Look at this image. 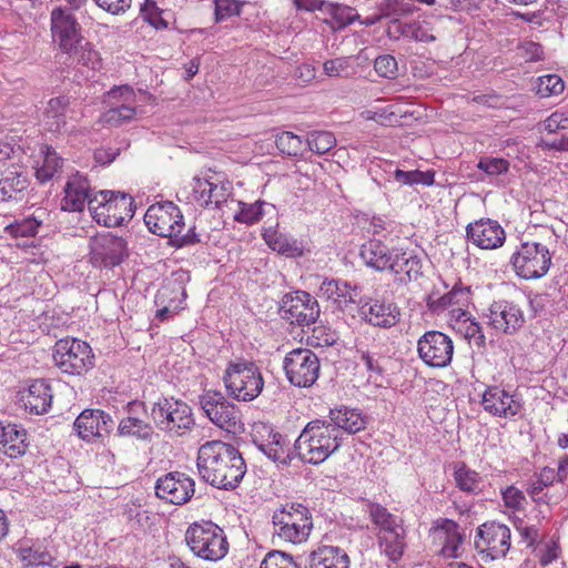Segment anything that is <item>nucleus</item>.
<instances>
[{
	"instance_id": "obj_1",
	"label": "nucleus",
	"mask_w": 568,
	"mask_h": 568,
	"mask_svg": "<svg viewBox=\"0 0 568 568\" xmlns=\"http://www.w3.org/2000/svg\"><path fill=\"white\" fill-rule=\"evenodd\" d=\"M196 466L204 481L223 490L239 487L246 473V464L239 449L222 440L201 445Z\"/></svg>"
},
{
	"instance_id": "obj_2",
	"label": "nucleus",
	"mask_w": 568,
	"mask_h": 568,
	"mask_svg": "<svg viewBox=\"0 0 568 568\" xmlns=\"http://www.w3.org/2000/svg\"><path fill=\"white\" fill-rule=\"evenodd\" d=\"M144 222L150 232L161 237H168L169 245L175 248L194 246L201 243V234L196 233L195 225L183 233L185 227L183 214L172 201L150 205L144 214Z\"/></svg>"
},
{
	"instance_id": "obj_3",
	"label": "nucleus",
	"mask_w": 568,
	"mask_h": 568,
	"mask_svg": "<svg viewBox=\"0 0 568 568\" xmlns=\"http://www.w3.org/2000/svg\"><path fill=\"white\" fill-rule=\"evenodd\" d=\"M339 430L331 422L314 419L306 424L294 443L298 458L307 464L318 465L341 446Z\"/></svg>"
},
{
	"instance_id": "obj_4",
	"label": "nucleus",
	"mask_w": 568,
	"mask_h": 568,
	"mask_svg": "<svg viewBox=\"0 0 568 568\" xmlns=\"http://www.w3.org/2000/svg\"><path fill=\"white\" fill-rule=\"evenodd\" d=\"M222 381L227 395L239 402L254 400L264 387L260 367L255 362L243 357L227 363Z\"/></svg>"
},
{
	"instance_id": "obj_5",
	"label": "nucleus",
	"mask_w": 568,
	"mask_h": 568,
	"mask_svg": "<svg viewBox=\"0 0 568 568\" xmlns=\"http://www.w3.org/2000/svg\"><path fill=\"white\" fill-rule=\"evenodd\" d=\"M151 417L154 426L170 436L182 437L195 426L191 406L174 397H162L152 405Z\"/></svg>"
},
{
	"instance_id": "obj_6",
	"label": "nucleus",
	"mask_w": 568,
	"mask_h": 568,
	"mask_svg": "<svg viewBox=\"0 0 568 568\" xmlns=\"http://www.w3.org/2000/svg\"><path fill=\"white\" fill-rule=\"evenodd\" d=\"M52 358L60 372L70 376H85L95 366L90 344L70 336L55 342Z\"/></svg>"
},
{
	"instance_id": "obj_7",
	"label": "nucleus",
	"mask_w": 568,
	"mask_h": 568,
	"mask_svg": "<svg viewBox=\"0 0 568 568\" xmlns=\"http://www.w3.org/2000/svg\"><path fill=\"white\" fill-rule=\"evenodd\" d=\"M90 212L93 220L105 227L121 226L134 214L133 197L120 191H99L90 201Z\"/></svg>"
},
{
	"instance_id": "obj_8",
	"label": "nucleus",
	"mask_w": 568,
	"mask_h": 568,
	"mask_svg": "<svg viewBox=\"0 0 568 568\" xmlns=\"http://www.w3.org/2000/svg\"><path fill=\"white\" fill-rule=\"evenodd\" d=\"M509 263L518 277L537 280L548 273L551 265V253L541 243L521 242L511 254Z\"/></svg>"
},
{
	"instance_id": "obj_9",
	"label": "nucleus",
	"mask_w": 568,
	"mask_h": 568,
	"mask_svg": "<svg viewBox=\"0 0 568 568\" xmlns=\"http://www.w3.org/2000/svg\"><path fill=\"white\" fill-rule=\"evenodd\" d=\"M200 405L206 417L219 428L236 434L244 428L241 409L220 390H205L200 397Z\"/></svg>"
},
{
	"instance_id": "obj_10",
	"label": "nucleus",
	"mask_w": 568,
	"mask_h": 568,
	"mask_svg": "<svg viewBox=\"0 0 568 568\" xmlns=\"http://www.w3.org/2000/svg\"><path fill=\"white\" fill-rule=\"evenodd\" d=\"M277 314L290 324L304 327L316 323L321 308L313 295L306 291L297 290L282 296Z\"/></svg>"
},
{
	"instance_id": "obj_11",
	"label": "nucleus",
	"mask_w": 568,
	"mask_h": 568,
	"mask_svg": "<svg viewBox=\"0 0 568 568\" xmlns=\"http://www.w3.org/2000/svg\"><path fill=\"white\" fill-rule=\"evenodd\" d=\"M90 262L94 267L112 270L129 257L128 241L112 232L99 233L90 239Z\"/></svg>"
},
{
	"instance_id": "obj_12",
	"label": "nucleus",
	"mask_w": 568,
	"mask_h": 568,
	"mask_svg": "<svg viewBox=\"0 0 568 568\" xmlns=\"http://www.w3.org/2000/svg\"><path fill=\"white\" fill-rule=\"evenodd\" d=\"M283 368L288 382L296 386L307 388L315 384L320 376V359L308 348H296L286 354Z\"/></svg>"
},
{
	"instance_id": "obj_13",
	"label": "nucleus",
	"mask_w": 568,
	"mask_h": 568,
	"mask_svg": "<svg viewBox=\"0 0 568 568\" xmlns=\"http://www.w3.org/2000/svg\"><path fill=\"white\" fill-rule=\"evenodd\" d=\"M124 416L119 420L115 435L142 443H151L154 438V426L148 422V409L144 402L130 400L123 406Z\"/></svg>"
},
{
	"instance_id": "obj_14",
	"label": "nucleus",
	"mask_w": 568,
	"mask_h": 568,
	"mask_svg": "<svg viewBox=\"0 0 568 568\" xmlns=\"http://www.w3.org/2000/svg\"><path fill=\"white\" fill-rule=\"evenodd\" d=\"M419 358L429 367H447L453 359L454 343L452 338L439 331L425 332L417 342Z\"/></svg>"
},
{
	"instance_id": "obj_15",
	"label": "nucleus",
	"mask_w": 568,
	"mask_h": 568,
	"mask_svg": "<svg viewBox=\"0 0 568 568\" xmlns=\"http://www.w3.org/2000/svg\"><path fill=\"white\" fill-rule=\"evenodd\" d=\"M51 32L62 52L71 54L84 41L82 28L67 8L55 7L50 13Z\"/></svg>"
},
{
	"instance_id": "obj_16",
	"label": "nucleus",
	"mask_w": 568,
	"mask_h": 568,
	"mask_svg": "<svg viewBox=\"0 0 568 568\" xmlns=\"http://www.w3.org/2000/svg\"><path fill=\"white\" fill-rule=\"evenodd\" d=\"M115 427L112 416L100 408L83 409L73 423V430L80 439L92 443L95 439L103 442Z\"/></svg>"
},
{
	"instance_id": "obj_17",
	"label": "nucleus",
	"mask_w": 568,
	"mask_h": 568,
	"mask_svg": "<svg viewBox=\"0 0 568 568\" xmlns=\"http://www.w3.org/2000/svg\"><path fill=\"white\" fill-rule=\"evenodd\" d=\"M358 312L367 324L384 329L396 326L400 321L398 305L384 298L361 296L358 298Z\"/></svg>"
},
{
	"instance_id": "obj_18",
	"label": "nucleus",
	"mask_w": 568,
	"mask_h": 568,
	"mask_svg": "<svg viewBox=\"0 0 568 568\" xmlns=\"http://www.w3.org/2000/svg\"><path fill=\"white\" fill-rule=\"evenodd\" d=\"M480 404L491 416L513 418L524 409V400L517 394H510L500 385H488L481 394Z\"/></svg>"
},
{
	"instance_id": "obj_19",
	"label": "nucleus",
	"mask_w": 568,
	"mask_h": 568,
	"mask_svg": "<svg viewBox=\"0 0 568 568\" xmlns=\"http://www.w3.org/2000/svg\"><path fill=\"white\" fill-rule=\"evenodd\" d=\"M194 480L184 473L172 471L156 480L155 495L173 505L186 504L195 493Z\"/></svg>"
},
{
	"instance_id": "obj_20",
	"label": "nucleus",
	"mask_w": 568,
	"mask_h": 568,
	"mask_svg": "<svg viewBox=\"0 0 568 568\" xmlns=\"http://www.w3.org/2000/svg\"><path fill=\"white\" fill-rule=\"evenodd\" d=\"M30 180L26 168L17 163L0 168V202H20L27 194Z\"/></svg>"
},
{
	"instance_id": "obj_21",
	"label": "nucleus",
	"mask_w": 568,
	"mask_h": 568,
	"mask_svg": "<svg viewBox=\"0 0 568 568\" xmlns=\"http://www.w3.org/2000/svg\"><path fill=\"white\" fill-rule=\"evenodd\" d=\"M466 237L481 250H495L505 243L506 232L498 221L480 219L467 224Z\"/></svg>"
},
{
	"instance_id": "obj_22",
	"label": "nucleus",
	"mask_w": 568,
	"mask_h": 568,
	"mask_svg": "<svg viewBox=\"0 0 568 568\" xmlns=\"http://www.w3.org/2000/svg\"><path fill=\"white\" fill-rule=\"evenodd\" d=\"M193 181L194 200L202 207L214 204L216 209H220L231 195L232 184L226 179L216 178L214 180L213 178L202 179L195 176Z\"/></svg>"
},
{
	"instance_id": "obj_23",
	"label": "nucleus",
	"mask_w": 568,
	"mask_h": 568,
	"mask_svg": "<svg viewBox=\"0 0 568 568\" xmlns=\"http://www.w3.org/2000/svg\"><path fill=\"white\" fill-rule=\"evenodd\" d=\"M63 191L61 210L67 212H82L85 204L90 209V201L93 200L97 193L91 187L89 179L79 172L69 178Z\"/></svg>"
},
{
	"instance_id": "obj_24",
	"label": "nucleus",
	"mask_w": 568,
	"mask_h": 568,
	"mask_svg": "<svg viewBox=\"0 0 568 568\" xmlns=\"http://www.w3.org/2000/svg\"><path fill=\"white\" fill-rule=\"evenodd\" d=\"M488 311L490 325L505 334L513 335L525 324L523 311L513 302H494Z\"/></svg>"
},
{
	"instance_id": "obj_25",
	"label": "nucleus",
	"mask_w": 568,
	"mask_h": 568,
	"mask_svg": "<svg viewBox=\"0 0 568 568\" xmlns=\"http://www.w3.org/2000/svg\"><path fill=\"white\" fill-rule=\"evenodd\" d=\"M272 520L273 525L280 526L283 532L286 530L302 532L305 529L311 530L313 528L308 508L300 503L286 504L281 509L274 511Z\"/></svg>"
},
{
	"instance_id": "obj_26",
	"label": "nucleus",
	"mask_w": 568,
	"mask_h": 568,
	"mask_svg": "<svg viewBox=\"0 0 568 568\" xmlns=\"http://www.w3.org/2000/svg\"><path fill=\"white\" fill-rule=\"evenodd\" d=\"M186 544L195 556L210 561L224 558L229 551L225 535H190Z\"/></svg>"
},
{
	"instance_id": "obj_27",
	"label": "nucleus",
	"mask_w": 568,
	"mask_h": 568,
	"mask_svg": "<svg viewBox=\"0 0 568 568\" xmlns=\"http://www.w3.org/2000/svg\"><path fill=\"white\" fill-rule=\"evenodd\" d=\"M52 387L44 379H34L26 392L21 394L20 402L26 410L34 415H43L49 412L52 404Z\"/></svg>"
},
{
	"instance_id": "obj_28",
	"label": "nucleus",
	"mask_w": 568,
	"mask_h": 568,
	"mask_svg": "<svg viewBox=\"0 0 568 568\" xmlns=\"http://www.w3.org/2000/svg\"><path fill=\"white\" fill-rule=\"evenodd\" d=\"M395 253L396 250L389 248L377 239H372L364 243L359 251V255L365 264L378 272L394 268Z\"/></svg>"
},
{
	"instance_id": "obj_29",
	"label": "nucleus",
	"mask_w": 568,
	"mask_h": 568,
	"mask_svg": "<svg viewBox=\"0 0 568 568\" xmlns=\"http://www.w3.org/2000/svg\"><path fill=\"white\" fill-rule=\"evenodd\" d=\"M262 237L272 251L287 258L302 257L305 253L303 241L280 232L277 225L264 229Z\"/></svg>"
},
{
	"instance_id": "obj_30",
	"label": "nucleus",
	"mask_w": 568,
	"mask_h": 568,
	"mask_svg": "<svg viewBox=\"0 0 568 568\" xmlns=\"http://www.w3.org/2000/svg\"><path fill=\"white\" fill-rule=\"evenodd\" d=\"M435 292L426 297V305L432 313L439 314L453 306H468L471 300L470 286H464L459 281L453 288L440 295L436 296Z\"/></svg>"
},
{
	"instance_id": "obj_31",
	"label": "nucleus",
	"mask_w": 568,
	"mask_h": 568,
	"mask_svg": "<svg viewBox=\"0 0 568 568\" xmlns=\"http://www.w3.org/2000/svg\"><path fill=\"white\" fill-rule=\"evenodd\" d=\"M0 447L10 458L24 455L29 447L27 430L16 423L3 422L0 427Z\"/></svg>"
},
{
	"instance_id": "obj_32",
	"label": "nucleus",
	"mask_w": 568,
	"mask_h": 568,
	"mask_svg": "<svg viewBox=\"0 0 568 568\" xmlns=\"http://www.w3.org/2000/svg\"><path fill=\"white\" fill-rule=\"evenodd\" d=\"M70 106V98L65 94L51 98L43 111L42 122L49 132L60 133L67 125V111Z\"/></svg>"
},
{
	"instance_id": "obj_33",
	"label": "nucleus",
	"mask_w": 568,
	"mask_h": 568,
	"mask_svg": "<svg viewBox=\"0 0 568 568\" xmlns=\"http://www.w3.org/2000/svg\"><path fill=\"white\" fill-rule=\"evenodd\" d=\"M307 568H349V558L338 547L322 546L310 554Z\"/></svg>"
},
{
	"instance_id": "obj_34",
	"label": "nucleus",
	"mask_w": 568,
	"mask_h": 568,
	"mask_svg": "<svg viewBox=\"0 0 568 568\" xmlns=\"http://www.w3.org/2000/svg\"><path fill=\"white\" fill-rule=\"evenodd\" d=\"M14 552L23 564L24 568H36L40 566H51L53 556L41 545L22 539L14 547Z\"/></svg>"
},
{
	"instance_id": "obj_35",
	"label": "nucleus",
	"mask_w": 568,
	"mask_h": 568,
	"mask_svg": "<svg viewBox=\"0 0 568 568\" xmlns=\"http://www.w3.org/2000/svg\"><path fill=\"white\" fill-rule=\"evenodd\" d=\"M320 292L328 300H343L345 305L356 304L358 306V298L362 296L359 286H352L348 282L334 278H325L320 286Z\"/></svg>"
},
{
	"instance_id": "obj_36",
	"label": "nucleus",
	"mask_w": 568,
	"mask_h": 568,
	"mask_svg": "<svg viewBox=\"0 0 568 568\" xmlns=\"http://www.w3.org/2000/svg\"><path fill=\"white\" fill-rule=\"evenodd\" d=\"M329 418L333 426L337 429H344L349 434H355L365 428L367 418L355 408L341 407L329 410Z\"/></svg>"
},
{
	"instance_id": "obj_37",
	"label": "nucleus",
	"mask_w": 568,
	"mask_h": 568,
	"mask_svg": "<svg viewBox=\"0 0 568 568\" xmlns=\"http://www.w3.org/2000/svg\"><path fill=\"white\" fill-rule=\"evenodd\" d=\"M453 470L455 484L459 490L473 495H478L483 491V477L479 473L469 468L465 462L453 463Z\"/></svg>"
},
{
	"instance_id": "obj_38",
	"label": "nucleus",
	"mask_w": 568,
	"mask_h": 568,
	"mask_svg": "<svg viewBox=\"0 0 568 568\" xmlns=\"http://www.w3.org/2000/svg\"><path fill=\"white\" fill-rule=\"evenodd\" d=\"M394 268L389 270L395 275H403L404 283L417 281L422 276V261L417 255L396 250Z\"/></svg>"
},
{
	"instance_id": "obj_39",
	"label": "nucleus",
	"mask_w": 568,
	"mask_h": 568,
	"mask_svg": "<svg viewBox=\"0 0 568 568\" xmlns=\"http://www.w3.org/2000/svg\"><path fill=\"white\" fill-rule=\"evenodd\" d=\"M556 477L554 468L544 467L540 473L536 475V479L528 481L527 493L536 504L547 503V494H542V490L551 486Z\"/></svg>"
},
{
	"instance_id": "obj_40",
	"label": "nucleus",
	"mask_w": 568,
	"mask_h": 568,
	"mask_svg": "<svg viewBox=\"0 0 568 568\" xmlns=\"http://www.w3.org/2000/svg\"><path fill=\"white\" fill-rule=\"evenodd\" d=\"M525 540L529 546L535 545L534 551L539 557V561L542 566H547L559 556L558 540L554 537L547 541H537L539 535H524Z\"/></svg>"
},
{
	"instance_id": "obj_41",
	"label": "nucleus",
	"mask_w": 568,
	"mask_h": 568,
	"mask_svg": "<svg viewBox=\"0 0 568 568\" xmlns=\"http://www.w3.org/2000/svg\"><path fill=\"white\" fill-rule=\"evenodd\" d=\"M368 513L372 521L384 532H396L399 527L398 519L386 507L377 503H368Z\"/></svg>"
},
{
	"instance_id": "obj_42",
	"label": "nucleus",
	"mask_w": 568,
	"mask_h": 568,
	"mask_svg": "<svg viewBox=\"0 0 568 568\" xmlns=\"http://www.w3.org/2000/svg\"><path fill=\"white\" fill-rule=\"evenodd\" d=\"M378 547L381 554L395 562L406 548L405 535H378Z\"/></svg>"
},
{
	"instance_id": "obj_43",
	"label": "nucleus",
	"mask_w": 568,
	"mask_h": 568,
	"mask_svg": "<svg viewBox=\"0 0 568 568\" xmlns=\"http://www.w3.org/2000/svg\"><path fill=\"white\" fill-rule=\"evenodd\" d=\"M326 13L331 16L333 20L332 28L335 30L344 29L355 21L361 20V16L354 8L339 3L331 2L329 6H327Z\"/></svg>"
},
{
	"instance_id": "obj_44",
	"label": "nucleus",
	"mask_w": 568,
	"mask_h": 568,
	"mask_svg": "<svg viewBox=\"0 0 568 568\" xmlns=\"http://www.w3.org/2000/svg\"><path fill=\"white\" fill-rule=\"evenodd\" d=\"M264 205H268V203L263 200H257L254 203H245L240 201V210L235 213L234 221L246 225H253L257 223L264 215ZM270 206L274 209V205L270 204Z\"/></svg>"
},
{
	"instance_id": "obj_45",
	"label": "nucleus",
	"mask_w": 568,
	"mask_h": 568,
	"mask_svg": "<svg viewBox=\"0 0 568 568\" xmlns=\"http://www.w3.org/2000/svg\"><path fill=\"white\" fill-rule=\"evenodd\" d=\"M275 145L282 154L287 156L302 155L305 149L302 138L290 131L278 133L275 138Z\"/></svg>"
},
{
	"instance_id": "obj_46",
	"label": "nucleus",
	"mask_w": 568,
	"mask_h": 568,
	"mask_svg": "<svg viewBox=\"0 0 568 568\" xmlns=\"http://www.w3.org/2000/svg\"><path fill=\"white\" fill-rule=\"evenodd\" d=\"M43 163L36 171V178L40 183L50 181L62 166V159L52 146H45Z\"/></svg>"
},
{
	"instance_id": "obj_47",
	"label": "nucleus",
	"mask_w": 568,
	"mask_h": 568,
	"mask_svg": "<svg viewBox=\"0 0 568 568\" xmlns=\"http://www.w3.org/2000/svg\"><path fill=\"white\" fill-rule=\"evenodd\" d=\"M394 179L403 185L422 184V185L430 186L435 183V171H433V170H428L425 172L419 171V170L403 171L400 169H396L394 171Z\"/></svg>"
},
{
	"instance_id": "obj_48",
	"label": "nucleus",
	"mask_w": 568,
	"mask_h": 568,
	"mask_svg": "<svg viewBox=\"0 0 568 568\" xmlns=\"http://www.w3.org/2000/svg\"><path fill=\"white\" fill-rule=\"evenodd\" d=\"M396 33L419 42H433L435 36L428 33V30L420 22L400 23L397 19L393 21Z\"/></svg>"
},
{
	"instance_id": "obj_49",
	"label": "nucleus",
	"mask_w": 568,
	"mask_h": 568,
	"mask_svg": "<svg viewBox=\"0 0 568 568\" xmlns=\"http://www.w3.org/2000/svg\"><path fill=\"white\" fill-rule=\"evenodd\" d=\"M306 144L316 154H325L336 145V139L329 131H311Z\"/></svg>"
},
{
	"instance_id": "obj_50",
	"label": "nucleus",
	"mask_w": 568,
	"mask_h": 568,
	"mask_svg": "<svg viewBox=\"0 0 568 568\" xmlns=\"http://www.w3.org/2000/svg\"><path fill=\"white\" fill-rule=\"evenodd\" d=\"M70 55H73L75 61L91 70H99L101 68V58L93 44L84 39L83 42L72 51Z\"/></svg>"
},
{
	"instance_id": "obj_51",
	"label": "nucleus",
	"mask_w": 568,
	"mask_h": 568,
	"mask_svg": "<svg viewBox=\"0 0 568 568\" xmlns=\"http://www.w3.org/2000/svg\"><path fill=\"white\" fill-rule=\"evenodd\" d=\"M565 89L564 80L558 74L539 77L536 83V94L540 98H549L560 94Z\"/></svg>"
},
{
	"instance_id": "obj_52",
	"label": "nucleus",
	"mask_w": 568,
	"mask_h": 568,
	"mask_svg": "<svg viewBox=\"0 0 568 568\" xmlns=\"http://www.w3.org/2000/svg\"><path fill=\"white\" fill-rule=\"evenodd\" d=\"M141 16L145 22L156 30H165L169 28V22L162 17L161 10L154 0H145L141 6Z\"/></svg>"
},
{
	"instance_id": "obj_53",
	"label": "nucleus",
	"mask_w": 568,
	"mask_h": 568,
	"mask_svg": "<svg viewBox=\"0 0 568 568\" xmlns=\"http://www.w3.org/2000/svg\"><path fill=\"white\" fill-rule=\"evenodd\" d=\"M256 447L271 460L281 463L283 465H288L297 452L293 449H285L283 446L276 445H265L264 443H258L256 439L253 440Z\"/></svg>"
},
{
	"instance_id": "obj_54",
	"label": "nucleus",
	"mask_w": 568,
	"mask_h": 568,
	"mask_svg": "<svg viewBox=\"0 0 568 568\" xmlns=\"http://www.w3.org/2000/svg\"><path fill=\"white\" fill-rule=\"evenodd\" d=\"M244 1L239 0H214V16L216 22L240 16Z\"/></svg>"
},
{
	"instance_id": "obj_55",
	"label": "nucleus",
	"mask_w": 568,
	"mask_h": 568,
	"mask_svg": "<svg viewBox=\"0 0 568 568\" xmlns=\"http://www.w3.org/2000/svg\"><path fill=\"white\" fill-rule=\"evenodd\" d=\"M361 361L364 363L366 371L376 376L383 377L385 375V367L383 362L385 356L379 353H372L367 349L357 348Z\"/></svg>"
},
{
	"instance_id": "obj_56",
	"label": "nucleus",
	"mask_w": 568,
	"mask_h": 568,
	"mask_svg": "<svg viewBox=\"0 0 568 568\" xmlns=\"http://www.w3.org/2000/svg\"><path fill=\"white\" fill-rule=\"evenodd\" d=\"M260 568H300L293 558L280 550H272L266 554Z\"/></svg>"
},
{
	"instance_id": "obj_57",
	"label": "nucleus",
	"mask_w": 568,
	"mask_h": 568,
	"mask_svg": "<svg viewBox=\"0 0 568 568\" xmlns=\"http://www.w3.org/2000/svg\"><path fill=\"white\" fill-rule=\"evenodd\" d=\"M378 12L383 18L400 17L413 12L409 3L404 0H383L378 4Z\"/></svg>"
},
{
	"instance_id": "obj_58",
	"label": "nucleus",
	"mask_w": 568,
	"mask_h": 568,
	"mask_svg": "<svg viewBox=\"0 0 568 568\" xmlns=\"http://www.w3.org/2000/svg\"><path fill=\"white\" fill-rule=\"evenodd\" d=\"M477 168L488 175H500L509 170V162L503 158L484 156L479 160Z\"/></svg>"
},
{
	"instance_id": "obj_59",
	"label": "nucleus",
	"mask_w": 568,
	"mask_h": 568,
	"mask_svg": "<svg viewBox=\"0 0 568 568\" xmlns=\"http://www.w3.org/2000/svg\"><path fill=\"white\" fill-rule=\"evenodd\" d=\"M505 507L513 510L524 509V504L527 503L526 496L523 490L514 485L507 486L500 491Z\"/></svg>"
},
{
	"instance_id": "obj_60",
	"label": "nucleus",
	"mask_w": 568,
	"mask_h": 568,
	"mask_svg": "<svg viewBox=\"0 0 568 568\" xmlns=\"http://www.w3.org/2000/svg\"><path fill=\"white\" fill-rule=\"evenodd\" d=\"M374 69L379 77L394 79L398 70L397 61L392 54H382L375 59Z\"/></svg>"
},
{
	"instance_id": "obj_61",
	"label": "nucleus",
	"mask_w": 568,
	"mask_h": 568,
	"mask_svg": "<svg viewBox=\"0 0 568 568\" xmlns=\"http://www.w3.org/2000/svg\"><path fill=\"white\" fill-rule=\"evenodd\" d=\"M464 535H444L439 554L445 558H458L463 552Z\"/></svg>"
},
{
	"instance_id": "obj_62",
	"label": "nucleus",
	"mask_w": 568,
	"mask_h": 568,
	"mask_svg": "<svg viewBox=\"0 0 568 568\" xmlns=\"http://www.w3.org/2000/svg\"><path fill=\"white\" fill-rule=\"evenodd\" d=\"M135 115V108L129 106L124 103L112 106L105 113V121L110 124L120 125L124 122L132 120Z\"/></svg>"
},
{
	"instance_id": "obj_63",
	"label": "nucleus",
	"mask_w": 568,
	"mask_h": 568,
	"mask_svg": "<svg viewBox=\"0 0 568 568\" xmlns=\"http://www.w3.org/2000/svg\"><path fill=\"white\" fill-rule=\"evenodd\" d=\"M40 224L36 219H26L20 223L11 224L9 227L14 237H32L38 233Z\"/></svg>"
},
{
	"instance_id": "obj_64",
	"label": "nucleus",
	"mask_w": 568,
	"mask_h": 568,
	"mask_svg": "<svg viewBox=\"0 0 568 568\" xmlns=\"http://www.w3.org/2000/svg\"><path fill=\"white\" fill-rule=\"evenodd\" d=\"M94 3L103 11L119 16L126 12L131 8L132 0H93Z\"/></svg>"
}]
</instances>
